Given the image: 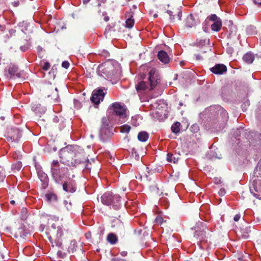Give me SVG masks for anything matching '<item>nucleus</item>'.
Listing matches in <instances>:
<instances>
[{"label": "nucleus", "mask_w": 261, "mask_h": 261, "mask_svg": "<svg viewBox=\"0 0 261 261\" xmlns=\"http://www.w3.org/2000/svg\"><path fill=\"white\" fill-rule=\"evenodd\" d=\"M180 123L178 122H176L175 123H173L171 127L172 132L174 134L179 133L180 130Z\"/></svg>", "instance_id": "nucleus-27"}, {"label": "nucleus", "mask_w": 261, "mask_h": 261, "mask_svg": "<svg viewBox=\"0 0 261 261\" xmlns=\"http://www.w3.org/2000/svg\"><path fill=\"white\" fill-rule=\"evenodd\" d=\"M28 216V212L27 208L23 207L20 212V217L23 220H26Z\"/></svg>", "instance_id": "nucleus-29"}, {"label": "nucleus", "mask_w": 261, "mask_h": 261, "mask_svg": "<svg viewBox=\"0 0 261 261\" xmlns=\"http://www.w3.org/2000/svg\"><path fill=\"white\" fill-rule=\"evenodd\" d=\"M148 80L150 89H153L160 82V76L155 68H151L149 70Z\"/></svg>", "instance_id": "nucleus-9"}, {"label": "nucleus", "mask_w": 261, "mask_h": 261, "mask_svg": "<svg viewBox=\"0 0 261 261\" xmlns=\"http://www.w3.org/2000/svg\"><path fill=\"white\" fill-rule=\"evenodd\" d=\"M37 171L38 177L42 182L43 187L46 188L48 185V177L47 174L41 168H37Z\"/></svg>", "instance_id": "nucleus-15"}, {"label": "nucleus", "mask_w": 261, "mask_h": 261, "mask_svg": "<svg viewBox=\"0 0 261 261\" xmlns=\"http://www.w3.org/2000/svg\"><path fill=\"white\" fill-rule=\"evenodd\" d=\"M196 57L198 60L201 59L200 56L199 55H196Z\"/></svg>", "instance_id": "nucleus-54"}, {"label": "nucleus", "mask_w": 261, "mask_h": 261, "mask_svg": "<svg viewBox=\"0 0 261 261\" xmlns=\"http://www.w3.org/2000/svg\"><path fill=\"white\" fill-rule=\"evenodd\" d=\"M120 68L119 64L115 61L109 60L98 66L97 73L107 79H112L118 73Z\"/></svg>", "instance_id": "nucleus-2"}, {"label": "nucleus", "mask_w": 261, "mask_h": 261, "mask_svg": "<svg viewBox=\"0 0 261 261\" xmlns=\"http://www.w3.org/2000/svg\"><path fill=\"white\" fill-rule=\"evenodd\" d=\"M180 106H181L182 104L181 103H179Z\"/></svg>", "instance_id": "nucleus-61"}, {"label": "nucleus", "mask_w": 261, "mask_h": 261, "mask_svg": "<svg viewBox=\"0 0 261 261\" xmlns=\"http://www.w3.org/2000/svg\"><path fill=\"white\" fill-rule=\"evenodd\" d=\"M18 233L19 234L21 237H26L27 235L29 233V231L25 228L24 226H21L18 230Z\"/></svg>", "instance_id": "nucleus-28"}, {"label": "nucleus", "mask_w": 261, "mask_h": 261, "mask_svg": "<svg viewBox=\"0 0 261 261\" xmlns=\"http://www.w3.org/2000/svg\"><path fill=\"white\" fill-rule=\"evenodd\" d=\"M246 32L248 35H252L255 32V28L253 26H249L246 29Z\"/></svg>", "instance_id": "nucleus-31"}, {"label": "nucleus", "mask_w": 261, "mask_h": 261, "mask_svg": "<svg viewBox=\"0 0 261 261\" xmlns=\"http://www.w3.org/2000/svg\"><path fill=\"white\" fill-rule=\"evenodd\" d=\"M191 130L194 133H196L199 130V127L197 124H193L191 127Z\"/></svg>", "instance_id": "nucleus-39"}, {"label": "nucleus", "mask_w": 261, "mask_h": 261, "mask_svg": "<svg viewBox=\"0 0 261 261\" xmlns=\"http://www.w3.org/2000/svg\"><path fill=\"white\" fill-rule=\"evenodd\" d=\"M252 180L250 191L254 197L261 199V160L254 170Z\"/></svg>", "instance_id": "nucleus-3"}, {"label": "nucleus", "mask_w": 261, "mask_h": 261, "mask_svg": "<svg viewBox=\"0 0 261 261\" xmlns=\"http://www.w3.org/2000/svg\"><path fill=\"white\" fill-rule=\"evenodd\" d=\"M225 190L224 189H220L219 191V194L220 195V196H223L225 194Z\"/></svg>", "instance_id": "nucleus-45"}, {"label": "nucleus", "mask_w": 261, "mask_h": 261, "mask_svg": "<svg viewBox=\"0 0 261 261\" xmlns=\"http://www.w3.org/2000/svg\"><path fill=\"white\" fill-rule=\"evenodd\" d=\"M90 0H83V3L84 4H87L90 2Z\"/></svg>", "instance_id": "nucleus-51"}, {"label": "nucleus", "mask_w": 261, "mask_h": 261, "mask_svg": "<svg viewBox=\"0 0 261 261\" xmlns=\"http://www.w3.org/2000/svg\"><path fill=\"white\" fill-rule=\"evenodd\" d=\"M8 75L10 79L20 78L22 76L23 71L20 70L17 66L11 64L8 68Z\"/></svg>", "instance_id": "nucleus-11"}, {"label": "nucleus", "mask_w": 261, "mask_h": 261, "mask_svg": "<svg viewBox=\"0 0 261 261\" xmlns=\"http://www.w3.org/2000/svg\"><path fill=\"white\" fill-rule=\"evenodd\" d=\"M22 167L21 162H18L15 165H13V168L17 170H19Z\"/></svg>", "instance_id": "nucleus-36"}, {"label": "nucleus", "mask_w": 261, "mask_h": 261, "mask_svg": "<svg viewBox=\"0 0 261 261\" xmlns=\"http://www.w3.org/2000/svg\"><path fill=\"white\" fill-rule=\"evenodd\" d=\"M51 171L52 176L58 184L62 183L64 178L67 174L68 169L66 167H60L57 160H54L51 164Z\"/></svg>", "instance_id": "nucleus-7"}, {"label": "nucleus", "mask_w": 261, "mask_h": 261, "mask_svg": "<svg viewBox=\"0 0 261 261\" xmlns=\"http://www.w3.org/2000/svg\"><path fill=\"white\" fill-rule=\"evenodd\" d=\"M81 150L80 147L77 145H67L62 148L60 151V158L63 164L72 163V159L78 155L79 151Z\"/></svg>", "instance_id": "nucleus-4"}, {"label": "nucleus", "mask_w": 261, "mask_h": 261, "mask_svg": "<svg viewBox=\"0 0 261 261\" xmlns=\"http://www.w3.org/2000/svg\"><path fill=\"white\" fill-rule=\"evenodd\" d=\"M208 41H209V39H205V40H204V43H208Z\"/></svg>", "instance_id": "nucleus-56"}, {"label": "nucleus", "mask_w": 261, "mask_h": 261, "mask_svg": "<svg viewBox=\"0 0 261 261\" xmlns=\"http://www.w3.org/2000/svg\"><path fill=\"white\" fill-rule=\"evenodd\" d=\"M237 132H238L240 134H243L244 133L243 129L241 128L238 129Z\"/></svg>", "instance_id": "nucleus-48"}, {"label": "nucleus", "mask_w": 261, "mask_h": 261, "mask_svg": "<svg viewBox=\"0 0 261 261\" xmlns=\"http://www.w3.org/2000/svg\"><path fill=\"white\" fill-rule=\"evenodd\" d=\"M155 222L158 224L161 225L163 222V219L162 217L160 216H158L155 219Z\"/></svg>", "instance_id": "nucleus-37"}, {"label": "nucleus", "mask_w": 261, "mask_h": 261, "mask_svg": "<svg viewBox=\"0 0 261 261\" xmlns=\"http://www.w3.org/2000/svg\"><path fill=\"white\" fill-rule=\"evenodd\" d=\"M107 241L111 244H115L117 242L118 239L115 234L110 233L107 236Z\"/></svg>", "instance_id": "nucleus-26"}, {"label": "nucleus", "mask_w": 261, "mask_h": 261, "mask_svg": "<svg viewBox=\"0 0 261 261\" xmlns=\"http://www.w3.org/2000/svg\"><path fill=\"white\" fill-rule=\"evenodd\" d=\"M73 102H74V107L76 109H79L81 108V107H82L81 103L79 100H77L76 99H74Z\"/></svg>", "instance_id": "nucleus-35"}, {"label": "nucleus", "mask_w": 261, "mask_h": 261, "mask_svg": "<svg viewBox=\"0 0 261 261\" xmlns=\"http://www.w3.org/2000/svg\"><path fill=\"white\" fill-rule=\"evenodd\" d=\"M158 57L160 61L165 64L168 63L170 61L168 54L164 50L159 51Z\"/></svg>", "instance_id": "nucleus-17"}, {"label": "nucleus", "mask_w": 261, "mask_h": 261, "mask_svg": "<svg viewBox=\"0 0 261 261\" xmlns=\"http://www.w3.org/2000/svg\"><path fill=\"white\" fill-rule=\"evenodd\" d=\"M104 90L107 91V89L104 88H99L93 91L91 100L95 105H99L100 101L103 100L104 97L106 94Z\"/></svg>", "instance_id": "nucleus-10"}, {"label": "nucleus", "mask_w": 261, "mask_h": 261, "mask_svg": "<svg viewBox=\"0 0 261 261\" xmlns=\"http://www.w3.org/2000/svg\"><path fill=\"white\" fill-rule=\"evenodd\" d=\"M111 261H126V260H124L123 259L118 258V257H114L111 259Z\"/></svg>", "instance_id": "nucleus-46"}, {"label": "nucleus", "mask_w": 261, "mask_h": 261, "mask_svg": "<svg viewBox=\"0 0 261 261\" xmlns=\"http://www.w3.org/2000/svg\"><path fill=\"white\" fill-rule=\"evenodd\" d=\"M120 254L122 256H125L127 255V253L126 251H122V252H120Z\"/></svg>", "instance_id": "nucleus-47"}, {"label": "nucleus", "mask_w": 261, "mask_h": 261, "mask_svg": "<svg viewBox=\"0 0 261 261\" xmlns=\"http://www.w3.org/2000/svg\"><path fill=\"white\" fill-rule=\"evenodd\" d=\"M38 48H39V50H40V49H41V47H40V46H38Z\"/></svg>", "instance_id": "nucleus-59"}, {"label": "nucleus", "mask_w": 261, "mask_h": 261, "mask_svg": "<svg viewBox=\"0 0 261 261\" xmlns=\"http://www.w3.org/2000/svg\"><path fill=\"white\" fill-rule=\"evenodd\" d=\"M90 236H91V234H90V233H86L85 234V237H86V238L87 239H89V237H90Z\"/></svg>", "instance_id": "nucleus-50"}, {"label": "nucleus", "mask_w": 261, "mask_h": 261, "mask_svg": "<svg viewBox=\"0 0 261 261\" xmlns=\"http://www.w3.org/2000/svg\"><path fill=\"white\" fill-rule=\"evenodd\" d=\"M240 217H241V216L240 214H237L234 216V218H233V220L234 221H238L239 220V219H240Z\"/></svg>", "instance_id": "nucleus-44"}, {"label": "nucleus", "mask_w": 261, "mask_h": 261, "mask_svg": "<svg viewBox=\"0 0 261 261\" xmlns=\"http://www.w3.org/2000/svg\"><path fill=\"white\" fill-rule=\"evenodd\" d=\"M243 60L247 64H251L254 60V54L251 52L247 53L243 56Z\"/></svg>", "instance_id": "nucleus-20"}, {"label": "nucleus", "mask_w": 261, "mask_h": 261, "mask_svg": "<svg viewBox=\"0 0 261 261\" xmlns=\"http://www.w3.org/2000/svg\"><path fill=\"white\" fill-rule=\"evenodd\" d=\"M62 66L65 69H67L69 66V63L68 61H64L62 63Z\"/></svg>", "instance_id": "nucleus-41"}, {"label": "nucleus", "mask_w": 261, "mask_h": 261, "mask_svg": "<svg viewBox=\"0 0 261 261\" xmlns=\"http://www.w3.org/2000/svg\"><path fill=\"white\" fill-rule=\"evenodd\" d=\"M126 108L124 105L119 102H114L109 108L108 119L112 123H122L125 121L126 118Z\"/></svg>", "instance_id": "nucleus-1"}, {"label": "nucleus", "mask_w": 261, "mask_h": 261, "mask_svg": "<svg viewBox=\"0 0 261 261\" xmlns=\"http://www.w3.org/2000/svg\"><path fill=\"white\" fill-rule=\"evenodd\" d=\"M10 203H11V204H13H13H15V201H14V200H11V201H10Z\"/></svg>", "instance_id": "nucleus-55"}, {"label": "nucleus", "mask_w": 261, "mask_h": 261, "mask_svg": "<svg viewBox=\"0 0 261 261\" xmlns=\"http://www.w3.org/2000/svg\"><path fill=\"white\" fill-rule=\"evenodd\" d=\"M207 18L213 21V23L211 24L212 30L214 31L219 32L221 30L222 25L221 19L216 14L211 15Z\"/></svg>", "instance_id": "nucleus-12"}, {"label": "nucleus", "mask_w": 261, "mask_h": 261, "mask_svg": "<svg viewBox=\"0 0 261 261\" xmlns=\"http://www.w3.org/2000/svg\"><path fill=\"white\" fill-rule=\"evenodd\" d=\"M196 24V22L195 21L193 16L192 15H190L187 18L186 26L189 28H192L195 26Z\"/></svg>", "instance_id": "nucleus-25"}, {"label": "nucleus", "mask_w": 261, "mask_h": 261, "mask_svg": "<svg viewBox=\"0 0 261 261\" xmlns=\"http://www.w3.org/2000/svg\"><path fill=\"white\" fill-rule=\"evenodd\" d=\"M38 48H39V50H40V49H41V47H40V46H38Z\"/></svg>", "instance_id": "nucleus-58"}, {"label": "nucleus", "mask_w": 261, "mask_h": 261, "mask_svg": "<svg viewBox=\"0 0 261 261\" xmlns=\"http://www.w3.org/2000/svg\"><path fill=\"white\" fill-rule=\"evenodd\" d=\"M226 51L229 54H231L233 52V48L230 46H228L226 48Z\"/></svg>", "instance_id": "nucleus-42"}, {"label": "nucleus", "mask_w": 261, "mask_h": 261, "mask_svg": "<svg viewBox=\"0 0 261 261\" xmlns=\"http://www.w3.org/2000/svg\"><path fill=\"white\" fill-rule=\"evenodd\" d=\"M136 89L138 92L145 90V89H150V86L148 83H146L145 82L142 81L139 82L136 85Z\"/></svg>", "instance_id": "nucleus-19"}, {"label": "nucleus", "mask_w": 261, "mask_h": 261, "mask_svg": "<svg viewBox=\"0 0 261 261\" xmlns=\"http://www.w3.org/2000/svg\"><path fill=\"white\" fill-rule=\"evenodd\" d=\"M253 1L255 4L261 5V0H253Z\"/></svg>", "instance_id": "nucleus-49"}, {"label": "nucleus", "mask_w": 261, "mask_h": 261, "mask_svg": "<svg viewBox=\"0 0 261 261\" xmlns=\"http://www.w3.org/2000/svg\"><path fill=\"white\" fill-rule=\"evenodd\" d=\"M115 224L118 225V229H121L123 228V224L119 220H116L113 221L112 227H115Z\"/></svg>", "instance_id": "nucleus-32"}, {"label": "nucleus", "mask_w": 261, "mask_h": 261, "mask_svg": "<svg viewBox=\"0 0 261 261\" xmlns=\"http://www.w3.org/2000/svg\"><path fill=\"white\" fill-rule=\"evenodd\" d=\"M63 189L68 193H73L76 190V183L73 179H69L63 184Z\"/></svg>", "instance_id": "nucleus-13"}, {"label": "nucleus", "mask_w": 261, "mask_h": 261, "mask_svg": "<svg viewBox=\"0 0 261 261\" xmlns=\"http://www.w3.org/2000/svg\"><path fill=\"white\" fill-rule=\"evenodd\" d=\"M5 178V176L2 175L0 177V181H3Z\"/></svg>", "instance_id": "nucleus-52"}, {"label": "nucleus", "mask_w": 261, "mask_h": 261, "mask_svg": "<svg viewBox=\"0 0 261 261\" xmlns=\"http://www.w3.org/2000/svg\"><path fill=\"white\" fill-rule=\"evenodd\" d=\"M138 139L140 141L145 142L148 139V134L144 131L141 132L138 135Z\"/></svg>", "instance_id": "nucleus-24"}, {"label": "nucleus", "mask_w": 261, "mask_h": 261, "mask_svg": "<svg viewBox=\"0 0 261 261\" xmlns=\"http://www.w3.org/2000/svg\"><path fill=\"white\" fill-rule=\"evenodd\" d=\"M57 255L59 257L63 258L66 256V253L61 250H59L57 252Z\"/></svg>", "instance_id": "nucleus-40"}, {"label": "nucleus", "mask_w": 261, "mask_h": 261, "mask_svg": "<svg viewBox=\"0 0 261 261\" xmlns=\"http://www.w3.org/2000/svg\"><path fill=\"white\" fill-rule=\"evenodd\" d=\"M30 44L27 42V43L25 44L20 46V49L22 51L24 52L28 50L30 48Z\"/></svg>", "instance_id": "nucleus-33"}, {"label": "nucleus", "mask_w": 261, "mask_h": 261, "mask_svg": "<svg viewBox=\"0 0 261 261\" xmlns=\"http://www.w3.org/2000/svg\"><path fill=\"white\" fill-rule=\"evenodd\" d=\"M119 129L121 133H128L130 129V127L128 125H123L119 128Z\"/></svg>", "instance_id": "nucleus-30"}, {"label": "nucleus", "mask_w": 261, "mask_h": 261, "mask_svg": "<svg viewBox=\"0 0 261 261\" xmlns=\"http://www.w3.org/2000/svg\"><path fill=\"white\" fill-rule=\"evenodd\" d=\"M133 13L131 11L126 14V20L125 21V27L128 29H131L133 27L135 21L134 19H133Z\"/></svg>", "instance_id": "nucleus-16"}, {"label": "nucleus", "mask_w": 261, "mask_h": 261, "mask_svg": "<svg viewBox=\"0 0 261 261\" xmlns=\"http://www.w3.org/2000/svg\"><path fill=\"white\" fill-rule=\"evenodd\" d=\"M109 19V18L108 16H106L104 18V20L106 21H108Z\"/></svg>", "instance_id": "nucleus-53"}, {"label": "nucleus", "mask_w": 261, "mask_h": 261, "mask_svg": "<svg viewBox=\"0 0 261 261\" xmlns=\"http://www.w3.org/2000/svg\"><path fill=\"white\" fill-rule=\"evenodd\" d=\"M50 64L48 62H46L44 63V65L42 66V69L44 71L48 70L50 68Z\"/></svg>", "instance_id": "nucleus-38"}, {"label": "nucleus", "mask_w": 261, "mask_h": 261, "mask_svg": "<svg viewBox=\"0 0 261 261\" xmlns=\"http://www.w3.org/2000/svg\"><path fill=\"white\" fill-rule=\"evenodd\" d=\"M46 200L50 203H56L58 197L56 194L53 192H48L45 195Z\"/></svg>", "instance_id": "nucleus-18"}, {"label": "nucleus", "mask_w": 261, "mask_h": 261, "mask_svg": "<svg viewBox=\"0 0 261 261\" xmlns=\"http://www.w3.org/2000/svg\"><path fill=\"white\" fill-rule=\"evenodd\" d=\"M17 134H18V136L15 138L14 136L13 137V138L12 137H11V139H13V141H16V140H18L19 138H20V135H19V133L18 130H16Z\"/></svg>", "instance_id": "nucleus-43"}, {"label": "nucleus", "mask_w": 261, "mask_h": 261, "mask_svg": "<svg viewBox=\"0 0 261 261\" xmlns=\"http://www.w3.org/2000/svg\"><path fill=\"white\" fill-rule=\"evenodd\" d=\"M55 90H56V91H58V89H57V88L55 89Z\"/></svg>", "instance_id": "nucleus-60"}, {"label": "nucleus", "mask_w": 261, "mask_h": 261, "mask_svg": "<svg viewBox=\"0 0 261 261\" xmlns=\"http://www.w3.org/2000/svg\"><path fill=\"white\" fill-rule=\"evenodd\" d=\"M115 124L112 123L106 117L102 118V124L99 133L100 140L102 142H107L110 140L115 132L113 127Z\"/></svg>", "instance_id": "nucleus-5"}, {"label": "nucleus", "mask_w": 261, "mask_h": 261, "mask_svg": "<svg viewBox=\"0 0 261 261\" xmlns=\"http://www.w3.org/2000/svg\"><path fill=\"white\" fill-rule=\"evenodd\" d=\"M175 159L173 155L171 153H168L167 155V160L169 162H173L175 163Z\"/></svg>", "instance_id": "nucleus-34"}, {"label": "nucleus", "mask_w": 261, "mask_h": 261, "mask_svg": "<svg viewBox=\"0 0 261 261\" xmlns=\"http://www.w3.org/2000/svg\"><path fill=\"white\" fill-rule=\"evenodd\" d=\"M50 231L53 234H55L54 238L51 236L48 237V239L51 244L52 246H57L61 247L62 245L61 238L63 235V228L61 226H56L55 224H53L51 226Z\"/></svg>", "instance_id": "nucleus-8"}, {"label": "nucleus", "mask_w": 261, "mask_h": 261, "mask_svg": "<svg viewBox=\"0 0 261 261\" xmlns=\"http://www.w3.org/2000/svg\"><path fill=\"white\" fill-rule=\"evenodd\" d=\"M77 248V243L75 240L71 241L68 246V251L69 253H73L76 251Z\"/></svg>", "instance_id": "nucleus-22"}, {"label": "nucleus", "mask_w": 261, "mask_h": 261, "mask_svg": "<svg viewBox=\"0 0 261 261\" xmlns=\"http://www.w3.org/2000/svg\"><path fill=\"white\" fill-rule=\"evenodd\" d=\"M195 232L194 234V237L196 238L197 240H199L200 242H202L204 240V238H205V232L203 231H198L195 228Z\"/></svg>", "instance_id": "nucleus-23"}, {"label": "nucleus", "mask_w": 261, "mask_h": 261, "mask_svg": "<svg viewBox=\"0 0 261 261\" xmlns=\"http://www.w3.org/2000/svg\"><path fill=\"white\" fill-rule=\"evenodd\" d=\"M212 72L216 74H223L227 71L225 65L222 64H216L215 66L210 69Z\"/></svg>", "instance_id": "nucleus-14"}, {"label": "nucleus", "mask_w": 261, "mask_h": 261, "mask_svg": "<svg viewBox=\"0 0 261 261\" xmlns=\"http://www.w3.org/2000/svg\"><path fill=\"white\" fill-rule=\"evenodd\" d=\"M38 48H39V50H40V49H41V47H40V46H38Z\"/></svg>", "instance_id": "nucleus-57"}, {"label": "nucleus", "mask_w": 261, "mask_h": 261, "mask_svg": "<svg viewBox=\"0 0 261 261\" xmlns=\"http://www.w3.org/2000/svg\"><path fill=\"white\" fill-rule=\"evenodd\" d=\"M121 197L112 192H106L101 196V201L104 205L110 206L115 210H118L121 206Z\"/></svg>", "instance_id": "nucleus-6"}, {"label": "nucleus", "mask_w": 261, "mask_h": 261, "mask_svg": "<svg viewBox=\"0 0 261 261\" xmlns=\"http://www.w3.org/2000/svg\"><path fill=\"white\" fill-rule=\"evenodd\" d=\"M80 152H79L78 155L76 157H74L72 159V163L68 164L67 165L69 166L76 167L77 165L84 163V160H82L80 157Z\"/></svg>", "instance_id": "nucleus-21"}]
</instances>
